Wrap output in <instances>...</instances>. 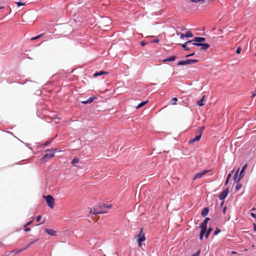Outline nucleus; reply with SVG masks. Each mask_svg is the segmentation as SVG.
<instances>
[{
	"label": "nucleus",
	"mask_w": 256,
	"mask_h": 256,
	"mask_svg": "<svg viewBox=\"0 0 256 256\" xmlns=\"http://www.w3.org/2000/svg\"><path fill=\"white\" fill-rule=\"evenodd\" d=\"M187 64H190L189 62H188V59H187L186 60L180 61L178 63V65H183V66H184V65H187Z\"/></svg>",
	"instance_id": "6ab92c4d"
},
{
	"label": "nucleus",
	"mask_w": 256,
	"mask_h": 256,
	"mask_svg": "<svg viewBox=\"0 0 256 256\" xmlns=\"http://www.w3.org/2000/svg\"><path fill=\"white\" fill-rule=\"evenodd\" d=\"M220 232V229H218V228H216L214 232V234L217 235Z\"/></svg>",
	"instance_id": "473e14b6"
},
{
	"label": "nucleus",
	"mask_w": 256,
	"mask_h": 256,
	"mask_svg": "<svg viewBox=\"0 0 256 256\" xmlns=\"http://www.w3.org/2000/svg\"><path fill=\"white\" fill-rule=\"evenodd\" d=\"M178 101V98H172V104H176V102Z\"/></svg>",
	"instance_id": "7c9ffc66"
},
{
	"label": "nucleus",
	"mask_w": 256,
	"mask_h": 256,
	"mask_svg": "<svg viewBox=\"0 0 256 256\" xmlns=\"http://www.w3.org/2000/svg\"><path fill=\"white\" fill-rule=\"evenodd\" d=\"M256 96V88L254 92H252V98Z\"/></svg>",
	"instance_id": "4c0bfd02"
},
{
	"label": "nucleus",
	"mask_w": 256,
	"mask_h": 256,
	"mask_svg": "<svg viewBox=\"0 0 256 256\" xmlns=\"http://www.w3.org/2000/svg\"><path fill=\"white\" fill-rule=\"evenodd\" d=\"M108 72L104 71H100L99 72H96L94 74V77H97L98 76H101L104 74H108Z\"/></svg>",
	"instance_id": "a211bd4d"
},
{
	"label": "nucleus",
	"mask_w": 256,
	"mask_h": 256,
	"mask_svg": "<svg viewBox=\"0 0 256 256\" xmlns=\"http://www.w3.org/2000/svg\"><path fill=\"white\" fill-rule=\"evenodd\" d=\"M231 176H232V174H229L227 176L226 180H230Z\"/></svg>",
	"instance_id": "79ce46f5"
},
{
	"label": "nucleus",
	"mask_w": 256,
	"mask_h": 256,
	"mask_svg": "<svg viewBox=\"0 0 256 256\" xmlns=\"http://www.w3.org/2000/svg\"><path fill=\"white\" fill-rule=\"evenodd\" d=\"M34 219L31 220V221H30L28 222H27L24 226V228H26L28 226L32 224V221H33Z\"/></svg>",
	"instance_id": "72a5a7b5"
},
{
	"label": "nucleus",
	"mask_w": 256,
	"mask_h": 256,
	"mask_svg": "<svg viewBox=\"0 0 256 256\" xmlns=\"http://www.w3.org/2000/svg\"><path fill=\"white\" fill-rule=\"evenodd\" d=\"M48 152L42 158V160L44 162H46L48 160V158H52L54 153L50 150H48Z\"/></svg>",
	"instance_id": "20e7f679"
},
{
	"label": "nucleus",
	"mask_w": 256,
	"mask_h": 256,
	"mask_svg": "<svg viewBox=\"0 0 256 256\" xmlns=\"http://www.w3.org/2000/svg\"><path fill=\"white\" fill-rule=\"evenodd\" d=\"M79 162V159L77 158H74L71 162L72 164H74L78 163Z\"/></svg>",
	"instance_id": "393cba45"
},
{
	"label": "nucleus",
	"mask_w": 256,
	"mask_h": 256,
	"mask_svg": "<svg viewBox=\"0 0 256 256\" xmlns=\"http://www.w3.org/2000/svg\"><path fill=\"white\" fill-rule=\"evenodd\" d=\"M41 218V216L39 215L36 218V222H38Z\"/></svg>",
	"instance_id": "58836bf2"
},
{
	"label": "nucleus",
	"mask_w": 256,
	"mask_h": 256,
	"mask_svg": "<svg viewBox=\"0 0 256 256\" xmlns=\"http://www.w3.org/2000/svg\"><path fill=\"white\" fill-rule=\"evenodd\" d=\"M146 240V237L144 234L142 232V228H141L140 232L138 236V242L139 247H141L142 246V242Z\"/></svg>",
	"instance_id": "7ed1b4c3"
},
{
	"label": "nucleus",
	"mask_w": 256,
	"mask_h": 256,
	"mask_svg": "<svg viewBox=\"0 0 256 256\" xmlns=\"http://www.w3.org/2000/svg\"><path fill=\"white\" fill-rule=\"evenodd\" d=\"M212 228H210L208 230H207V232H206V238H207L208 236V235L210 234V232L212 231Z\"/></svg>",
	"instance_id": "cd10ccee"
},
{
	"label": "nucleus",
	"mask_w": 256,
	"mask_h": 256,
	"mask_svg": "<svg viewBox=\"0 0 256 256\" xmlns=\"http://www.w3.org/2000/svg\"><path fill=\"white\" fill-rule=\"evenodd\" d=\"M188 62H189L190 64H194V63L197 62H198V60H190V59H188Z\"/></svg>",
	"instance_id": "c756f323"
},
{
	"label": "nucleus",
	"mask_w": 256,
	"mask_h": 256,
	"mask_svg": "<svg viewBox=\"0 0 256 256\" xmlns=\"http://www.w3.org/2000/svg\"><path fill=\"white\" fill-rule=\"evenodd\" d=\"M176 59V56H171L170 58H166L163 60L164 62H172L175 60Z\"/></svg>",
	"instance_id": "2eb2a0df"
},
{
	"label": "nucleus",
	"mask_w": 256,
	"mask_h": 256,
	"mask_svg": "<svg viewBox=\"0 0 256 256\" xmlns=\"http://www.w3.org/2000/svg\"><path fill=\"white\" fill-rule=\"evenodd\" d=\"M94 99H96L95 97H90L86 100L82 102V103L84 104L90 103L92 102Z\"/></svg>",
	"instance_id": "f3484780"
},
{
	"label": "nucleus",
	"mask_w": 256,
	"mask_h": 256,
	"mask_svg": "<svg viewBox=\"0 0 256 256\" xmlns=\"http://www.w3.org/2000/svg\"><path fill=\"white\" fill-rule=\"evenodd\" d=\"M254 230L256 232V224H254Z\"/></svg>",
	"instance_id": "09e8293b"
},
{
	"label": "nucleus",
	"mask_w": 256,
	"mask_h": 256,
	"mask_svg": "<svg viewBox=\"0 0 256 256\" xmlns=\"http://www.w3.org/2000/svg\"><path fill=\"white\" fill-rule=\"evenodd\" d=\"M50 141H47L46 142L44 145V146H48V145L50 144Z\"/></svg>",
	"instance_id": "a18cd8bd"
},
{
	"label": "nucleus",
	"mask_w": 256,
	"mask_h": 256,
	"mask_svg": "<svg viewBox=\"0 0 256 256\" xmlns=\"http://www.w3.org/2000/svg\"><path fill=\"white\" fill-rule=\"evenodd\" d=\"M158 42H159L158 39L154 40L152 42H155V43H158Z\"/></svg>",
	"instance_id": "49530a36"
},
{
	"label": "nucleus",
	"mask_w": 256,
	"mask_h": 256,
	"mask_svg": "<svg viewBox=\"0 0 256 256\" xmlns=\"http://www.w3.org/2000/svg\"><path fill=\"white\" fill-rule=\"evenodd\" d=\"M192 44L198 46H200V49L202 50H206L210 47V45L208 44L192 43Z\"/></svg>",
	"instance_id": "39448f33"
},
{
	"label": "nucleus",
	"mask_w": 256,
	"mask_h": 256,
	"mask_svg": "<svg viewBox=\"0 0 256 256\" xmlns=\"http://www.w3.org/2000/svg\"><path fill=\"white\" fill-rule=\"evenodd\" d=\"M224 204V202H222L221 206H222Z\"/></svg>",
	"instance_id": "5fc2aeb1"
},
{
	"label": "nucleus",
	"mask_w": 256,
	"mask_h": 256,
	"mask_svg": "<svg viewBox=\"0 0 256 256\" xmlns=\"http://www.w3.org/2000/svg\"><path fill=\"white\" fill-rule=\"evenodd\" d=\"M200 250L198 251L196 254L192 255V256H199Z\"/></svg>",
	"instance_id": "e433bc0d"
},
{
	"label": "nucleus",
	"mask_w": 256,
	"mask_h": 256,
	"mask_svg": "<svg viewBox=\"0 0 256 256\" xmlns=\"http://www.w3.org/2000/svg\"><path fill=\"white\" fill-rule=\"evenodd\" d=\"M228 182H229V180H226V182H225V183H224V184H225V185H227V184H228Z\"/></svg>",
	"instance_id": "8fccbe9b"
},
{
	"label": "nucleus",
	"mask_w": 256,
	"mask_h": 256,
	"mask_svg": "<svg viewBox=\"0 0 256 256\" xmlns=\"http://www.w3.org/2000/svg\"><path fill=\"white\" fill-rule=\"evenodd\" d=\"M184 37H186L185 34H181L180 36V38L183 39Z\"/></svg>",
	"instance_id": "de8ad7c7"
},
{
	"label": "nucleus",
	"mask_w": 256,
	"mask_h": 256,
	"mask_svg": "<svg viewBox=\"0 0 256 256\" xmlns=\"http://www.w3.org/2000/svg\"><path fill=\"white\" fill-rule=\"evenodd\" d=\"M250 216L254 218H256V214L253 212L250 213Z\"/></svg>",
	"instance_id": "37998d69"
},
{
	"label": "nucleus",
	"mask_w": 256,
	"mask_h": 256,
	"mask_svg": "<svg viewBox=\"0 0 256 256\" xmlns=\"http://www.w3.org/2000/svg\"><path fill=\"white\" fill-rule=\"evenodd\" d=\"M238 171H239V169H238L237 170V171L236 172L234 176V180L236 182V179H237V177H238Z\"/></svg>",
	"instance_id": "2f4dec72"
},
{
	"label": "nucleus",
	"mask_w": 256,
	"mask_h": 256,
	"mask_svg": "<svg viewBox=\"0 0 256 256\" xmlns=\"http://www.w3.org/2000/svg\"><path fill=\"white\" fill-rule=\"evenodd\" d=\"M226 210V207H224V209H223V212H224V213H225Z\"/></svg>",
	"instance_id": "3c124183"
},
{
	"label": "nucleus",
	"mask_w": 256,
	"mask_h": 256,
	"mask_svg": "<svg viewBox=\"0 0 256 256\" xmlns=\"http://www.w3.org/2000/svg\"><path fill=\"white\" fill-rule=\"evenodd\" d=\"M194 52H192V54H188V55L186 56V58H188V57H189V56H194Z\"/></svg>",
	"instance_id": "a19ab883"
},
{
	"label": "nucleus",
	"mask_w": 256,
	"mask_h": 256,
	"mask_svg": "<svg viewBox=\"0 0 256 256\" xmlns=\"http://www.w3.org/2000/svg\"><path fill=\"white\" fill-rule=\"evenodd\" d=\"M232 254H236V252H234V251H232Z\"/></svg>",
	"instance_id": "864d4df0"
},
{
	"label": "nucleus",
	"mask_w": 256,
	"mask_h": 256,
	"mask_svg": "<svg viewBox=\"0 0 256 256\" xmlns=\"http://www.w3.org/2000/svg\"><path fill=\"white\" fill-rule=\"evenodd\" d=\"M201 136H202V134H199L198 135L196 136L195 137V138L190 139L189 140V143L192 144V143L194 142L198 141L200 139Z\"/></svg>",
	"instance_id": "9b49d317"
},
{
	"label": "nucleus",
	"mask_w": 256,
	"mask_h": 256,
	"mask_svg": "<svg viewBox=\"0 0 256 256\" xmlns=\"http://www.w3.org/2000/svg\"><path fill=\"white\" fill-rule=\"evenodd\" d=\"M192 42V40H189L188 42H186L184 44H181L182 46L184 48V49L186 50H188L190 49V48L188 45V44Z\"/></svg>",
	"instance_id": "1a4fd4ad"
},
{
	"label": "nucleus",
	"mask_w": 256,
	"mask_h": 256,
	"mask_svg": "<svg viewBox=\"0 0 256 256\" xmlns=\"http://www.w3.org/2000/svg\"><path fill=\"white\" fill-rule=\"evenodd\" d=\"M207 223H208V222L206 221V220H204L203 221V222L200 225V228H204L206 229Z\"/></svg>",
	"instance_id": "412c9836"
},
{
	"label": "nucleus",
	"mask_w": 256,
	"mask_h": 256,
	"mask_svg": "<svg viewBox=\"0 0 256 256\" xmlns=\"http://www.w3.org/2000/svg\"><path fill=\"white\" fill-rule=\"evenodd\" d=\"M185 36L187 38H192L193 36V34L190 32L188 31L185 34Z\"/></svg>",
	"instance_id": "bb28decb"
},
{
	"label": "nucleus",
	"mask_w": 256,
	"mask_h": 256,
	"mask_svg": "<svg viewBox=\"0 0 256 256\" xmlns=\"http://www.w3.org/2000/svg\"><path fill=\"white\" fill-rule=\"evenodd\" d=\"M16 4H17V6H18L25 5V4L24 3H22L21 2H16Z\"/></svg>",
	"instance_id": "f704fd0d"
},
{
	"label": "nucleus",
	"mask_w": 256,
	"mask_h": 256,
	"mask_svg": "<svg viewBox=\"0 0 256 256\" xmlns=\"http://www.w3.org/2000/svg\"><path fill=\"white\" fill-rule=\"evenodd\" d=\"M111 207V205H104L102 206H100L98 208H94L93 211H92V210H90V212L94 214L106 213L108 212V209L110 208Z\"/></svg>",
	"instance_id": "f257e3e1"
},
{
	"label": "nucleus",
	"mask_w": 256,
	"mask_h": 256,
	"mask_svg": "<svg viewBox=\"0 0 256 256\" xmlns=\"http://www.w3.org/2000/svg\"><path fill=\"white\" fill-rule=\"evenodd\" d=\"M204 126L198 128V130L199 134H202V133L204 130Z\"/></svg>",
	"instance_id": "c85d7f7f"
},
{
	"label": "nucleus",
	"mask_w": 256,
	"mask_h": 256,
	"mask_svg": "<svg viewBox=\"0 0 256 256\" xmlns=\"http://www.w3.org/2000/svg\"><path fill=\"white\" fill-rule=\"evenodd\" d=\"M4 8L3 6H0V9L2 8Z\"/></svg>",
	"instance_id": "6e6d98bb"
},
{
	"label": "nucleus",
	"mask_w": 256,
	"mask_h": 256,
	"mask_svg": "<svg viewBox=\"0 0 256 256\" xmlns=\"http://www.w3.org/2000/svg\"><path fill=\"white\" fill-rule=\"evenodd\" d=\"M206 40V38H201V37H196L193 40H192V42H198V43H200V42H204Z\"/></svg>",
	"instance_id": "9d476101"
},
{
	"label": "nucleus",
	"mask_w": 256,
	"mask_h": 256,
	"mask_svg": "<svg viewBox=\"0 0 256 256\" xmlns=\"http://www.w3.org/2000/svg\"><path fill=\"white\" fill-rule=\"evenodd\" d=\"M46 201L48 205L51 208H54V200L51 195H48L44 196Z\"/></svg>",
	"instance_id": "f03ea898"
},
{
	"label": "nucleus",
	"mask_w": 256,
	"mask_h": 256,
	"mask_svg": "<svg viewBox=\"0 0 256 256\" xmlns=\"http://www.w3.org/2000/svg\"><path fill=\"white\" fill-rule=\"evenodd\" d=\"M38 240V238H36V239H35V240L31 241L29 243H28L26 244V246L24 248V249L26 250L29 247H30L34 243L36 242Z\"/></svg>",
	"instance_id": "ddd939ff"
},
{
	"label": "nucleus",
	"mask_w": 256,
	"mask_h": 256,
	"mask_svg": "<svg viewBox=\"0 0 256 256\" xmlns=\"http://www.w3.org/2000/svg\"><path fill=\"white\" fill-rule=\"evenodd\" d=\"M238 180H236V190H238L242 186V184H240V182H238Z\"/></svg>",
	"instance_id": "4be33fe9"
},
{
	"label": "nucleus",
	"mask_w": 256,
	"mask_h": 256,
	"mask_svg": "<svg viewBox=\"0 0 256 256\" xmlns=\"http://www.w3.org/2000/svg\"><path fill=\"white\" fill-rule=\"evenodd\" d=\"M46 232L50 236H56V232L52 229H48L46 228L45 230Z\"/></svg>",
	"instance_id": "f8f14e48"
},
{
	"label": "nucleus",
	"mask_w": 256,
	"mask_h": 256,
	"mask_svg": "<svg viewBox=\"0 0 256 256\" xmlns=\"http://www.w3.org/2000/svg\"><path fill=\"white\" fill-rule=\"evenodd\" d=\"M201 228V231H200V240H202L203 238L204 234L206 232V228Z\"/></svg>",
	"instance_id": "aec40b11"
},
{
	"label": "nucleus",
	"mask_w": 256,
	"mask_h": 256,
	"mask_svg": "<svg viewBox=\"0 0 256 256\" xmlns=\"http://www.w3.org/2000/svg\"><path fill=\"white\" fill-rule=\"evenodd\" d=\"M228 188H226L219 196V198L221 200L224 199L228 196Z\"/></svg>",
	"instance_id": "0eeeda50"
},
{
	"label": "nucleus",
	"mask_w": 256,
	"mask_h": 256,
	"mask_svg": "<svg viewBox=\"0 0 256 256\" xmlns=\"http://www.w3.org/2000/svg\"><path fill=\"white\" fill-rule=\"evenodd\" d=\"M30 230V228H24V231L25 232H29Z\"/></svg>",
	"instance_id": "c03bdc74"
},
{
	"label": "nucleus",
	"mask_w": 256,
	"mask_h": 256,
	"mask_svg": "<svg viewBox=\"0 0 256 256\" xmlns=\"http://www.w3.org/2000/svg\"><path fill=\"white\" fill-rule=\"evenodd\" d=\"M248 166V164H246L242 168L240 172V174L238 176V180H240L244 176V170H246V168H247Z\"/></svg>",
	"instance_id": "6e6552de"
},
{
	"label": "nucleus",
	"mask_w": 256,
	"mask_h": 256,
	"mask_svg": "<svg viewBox=\"0 0 256 256\" xmlns=\"http://www.w3.org/2000/svg\"><path fill=\"white\" fill-rule=\"evenodd\" d=\"M205 100V96H203L202 98L197 102V104L200 106H204V101Z\"/></svg>",
	"instance_id": "4468645a"
},
{
	"label": "nucleus",
	"mask_w": 256,
	"mask_h": 256,
	"mask_svg": "<svg viewBox=\"0 0 256 256\" xmlns=\"http://www.w3.org/2000/svg\"><path fill=\"white\" fill-rule=\"evenodd\" d=\"M44 35V34H41L39 35H38V36H35V37H32L30 38V40H36L40 38H41L42 36Z\"/></svg>",
	"instance_id": "b1692460"
},
{
	"label": "nucleus",
	"mask_w": 256,
	"mask_h": 256,
	"mask_svg": "<svg viewBox=\"0 0 256 256\" xmlns=\"http://www.w3.org/2000/svg\"><path fill=\"white\" fill-rule=\"evenodd\" d=\"M140 44L142 46H144L146 44V43L144 41H142Z\"/></svg>",
	"instance_id": "ea45409f"
},
{
	"label": "nucleus",
	"mask_w": 256,
	"mask_h": 256,
	"mask_svg": "<svg viewBox=\"0 0 256 256\" xmlns=\"http://www.w3.org/2000/svg\"><path fill=\"white\" fill-rule=\"evenodd\" d=\"M26 250V249H24V248L18 250H14L12 252H14L15 254H18V253L22 252L24 250Z\"/></svg>",
	"instance_id": "a878e982"
},
{
	"label": "nucleus",
	"mask_w": 256,
	"mask_h": 256,
	"mask_svg": "<svg viewBox=\"0 0 256 256\" xmlns=\"http://www.w3.org/2000/svg\"><path fill=\"white\" fill-rule=\"evenodd\" d=\"M241 50H242V48L240 47H238L237 50H236V53L237 54H239L240 53Z\"/></svg>",
	"instance_id": "c9c22d12"
},
{
	"label": "nucleus",
	"mask_w": 256,
	"mask_h": 256,
	"mask_svg": "<svg viewBox=\"0 0 256 256\" xmlns=\"http://www.w3.org/2000/svg\"><path fill=\"white\" fill-rule=\"evenodd\" d=\"M209 220H210V218H205L204 220H206V221L208 222Z\"/></svg>",
	"instance_id": "603ef678"
},
{
	"label": "nucleus",
	"mask_w": 256,
	"mask_h": 256,
	"mask_svg": "<svg viewBox=\"0 0 256 256\" xmlns=\"http://www.w3.org/2000/svg\"><path fill=\"white\" fill-rule=\"evenodd\" d=\"M148 102V101H145V102H142L139 104H138V106H136V108L138 109V108H140L141 107L144 106Z\"/></svg>",
	"instance_id": "5701e85b"
},
{
	"label": "nucleus",
	"mask_w": 256,
	"mask_h": 256,
	"mask_svg": "<svg viewBox=\"0 0 256 256\" xmlns=\"http://www.w3.org/2000/svg\"><path fill=\"white\" fill-rule=\"evenodd\" d=\"M208 211L209 210L208 208H204L202 212V216L204 217L206 216L208 214Z\"/></svg>",
	"instance_id": "dca6fc26"
},
{
	"label": "nucleus",
	"mask_w": 256,
	"mask_h": 256,
	"mask_svg": "<svg viewBox=\"0 0 256 256\" xmlns=\"http://www.w3.org/2000/svg\"><path fill=\"white\" fill-rule=\"evenodd\" d=\"M209 172L208 170H204L202 171V172H198L196 174L194 177L193 180H195L198 178H201L202 176H203L204 174H206V173H208Z\"/></svg>",
	"instance_id": "423d86ee"
}]
</instances>
